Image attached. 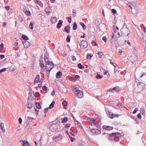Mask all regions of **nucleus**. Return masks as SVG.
Wrapping results in <instances>:
<instances>
[{"instance_id": "obj_1", "label": "nucleus", "mask_w": 146, "mask_h": 146, "mask_svg": "<svg viewBox=\"0 0 146 146\" xmlns=\"http://www.w3.org/2000/svg\"><path fill=\"white\" fill-rule=\"evenodd\" d=\"M120 31L121 34V37H119L117 39H116V40L119 42L121 44L123 45L124 44V43L125 42V41L123 42L122 41H121L120 40L119 41V40H118V39H120L121 40L123 39L122 37L126 36H128V35L130 34V32L129 30L126 27H124V26L120 29Z\"/></svg>"}, {"instance_id": "obj_2", "label": "nucleus", "mask_w": 146, "mask_h": 146, "mask_svg": "<svg viewBox=\"0 0 146 146\" xmlns=\"http://www.w3.org/2000/svg\"><path fill=\"white\" fill-rule=\"evenodd\" d=\"M45 62L46 63L45 66L46 70V71L49 72V74L50 71L55 67V66L52 62H50L49 60Z\"/></svg>"}, {"instance_id": "obj_3", "label": "nucleus", "mask_w": 146, "mask_h": 146, "mask_svg": "<svg viewBox=\"0 0 146 146\" xmlns=\"http://www.w3.org/2000/svg\"><path fill=\"white\" fill-rule=\"evenodd\" d=\"M60 125L58 124H52L50 126V129L53 132L58 131L59 129Z\"/></svg>"}, {"instance_id": "obj_4", "label": "nucleus", "mask_w": 146, "mask_h": 146, "mask_svg": "<svg viewBox=\"0 0 146 146\" xmlns=\"http://www.w3.org/2000/svg\"><path fill=\"white\" fill-rule=\"evenodd\" d=\"M73 90L75 91V96L77 98H81L83 96V91L78 90V88H75Z\"/></svg>"}, {"instance_id": "obj_5", "label": "nucleus", "mask_w": 146, "mask_h": 146, "mask_svg": "<svg viewBox=\"0 0 146 146\" xmlns=\"http://www.w3.org/2000/svg\"><path fill=\"white\" fill-rule=\"evenodd\" d=\"M145 86V84L142 83H139L137 84L136 90L138 93L141 92L144 88Z\"/></svg>"}, {"instance_id": "obj_6", "label": "nucleus", "mask_w": 146, "mask_h": 146, "mask_svg": "<svg viewBox=\"0 0 146 146\" xmlns=\"http://www.w3.org/2000/svg\"><path fill=\"white\" fill-rule=\"evenodd\" d=\"M129 59L131 61V62L133 63L137 60V56L135 54L132 55L129 57Z\"/></svg>"}, {"instance_id": "obj_7", "label": "nucleus", "mask_w": 146, "mask_h": 146, "mask_svg": "<svg viewBox=\"0 0 146 146\" xmlns=\"http://www.w3.org/2000/svg\"><path fill=\"white\" fill-rule=\"evenodd\" d=\"M62 138V136L61 134H60L58 136L55 137H53V139L55 140L56 142H58L59 141L61 140Z\"/></svg>"}, {"instance_id": "obj_8", "label": "nucleus", "mask_w": 146, "mask_h": 146, "mask_svg": "<svg viewBox=\"0 0 146 146\" xmlns=\"http://www.w3.org/2000/svg\"><path fill=\"white\" fill-rule=\"evenodd\" d=\"M81 47H83V48H86L88 46L87 42L84 40H82L81 41V43L80 44Z\"/></svg>"}, {"instance_id": "obj_9", "label": "nucleus", "mask_w": 146, "mask_h": 146, "mask_svg": "<svg viewBox=\"0 0 146 146\" xmlns=\"http://www.w3.org/2000/svg\"><path fill=\"white\" fill-rule=\"evenodd\" d=\"M23 43L24 48H26L29 47L30 45V43L28 41H23Z\"/></svg>"}, {"instance_id": "obj_10", "label": "nucleus", "mask_w": 146, "mask_h": 146, "mask_svg": "<svg viewBox=\"0 0 146 146\" xmlns=\"http://www.w3.org/2000/svg\"><path fill=\"white\" fill-rule=\"evenodd\" d=\"M104 129H106L109 131L112 130L113 128L112 127L109 126H103L102 127Z\"/></svg>"}, {"instance_id": "obj_11", "label": "nucleus", "mask_w": 146, "mask_h": 146, "mask_svg": "<svg viewBox=\"0 0 146 146\" xmlns=\"http://www.w3.org/2000/svg\"><path fill=\"white\" fill-rule=\"evenodd\" d=\"M70 27L69 25H68L66 26L64 28L65 31L67 33H70Z\"/></svg>"}, {"instance_id": "obj_12", "label": "nucleus", "mask_w": 146, "mask_h": 146, "mask_svg": "<svg viewBox=\"0 0 146 146\" xmlns=\"http://www.w3.org/2000/svg\"><path fill=\"white\" fill-rule=\"evenodd\" d=\"M91 131L92 133H97V134H99L100 133V131L97 129H93L91 130Z\"/></svg>"}, {"instance_id": "obj_13", "label": "nucleus", "mask_w": 146, "mask_h": 146, "mask_svg": "<svg viewBox=\"0 0 146 146\" xmlns=\"http://www.w3.org/2000/svg\"><path fill=\"white\" fill-rule=\"evenodd\" d=\"M23 11L27 16H29L31 15L30 12L29 11V9H23Z\"/></svg>"}, {"instance_id": "obj_14", "label": "nucleus", "mask_w": 146, "mask_h": 146, "mask_svg": "<svg viewBox=\"0 0 146 146\" xmlns=\"http://www.w3.org/2000/svg\"><path fill=\"white\" fill-rule=\"evenodd\" d=\"M49 57L48 53L47 52L45 53L44 54V59L45 62L49 60H48Z\"/></svg>"}, {"instance_id": "obj_15", "label": "nucleus", "mask_w": 146, "mask_h": 146, "mask_svg": "<svg viewBox=\"0 0 146 146\" xmlns=\"http://www.w3.org/2000/svg\"><path fill=\"white\" fill-rule=\"evenodd\" d=\"M101 23V20L99 19H96L95 21V25L97 26H99Z\"/></svg>"}, {"instance_id": "obj_16", "label": "nucleus", "mask_w": 146, "mask_h": 146, "mask_svg": "<svg viewBox=\"0 0 146 146\" xmlns=\"http://www.w3.org/2000/svg\"><path fill=\"white\" fill-rule=\"evenodd\" d=\"M119 115L118 114H115L114 113L109 114V117L111 118H113L115 117H118Z\"/></svg>"}, {"instance_id": "obj_17", "label": "nucleus", "mask_w": 146, "mask_h": 146, "mask_svg": "<svg viewBox=\"0 0 146 146\" xmlns=\"http://www.w3.org/2000/svg\"><path fill=\"white\" fill-rule=\"evenodd\" d=\"M45 11L47 14H48L47 15H49V14L52 11V10L50 8H46L45 9Z\"/></svg>"}, {"instance_id": "obj_18", "label": "nucleus", "mask_w": 146, "mask_h": 146, "mask_svg": "<svg viewBox=\"0 0 146 146\" xmlns=\"http://www.w3.org/2000/svg\"><path fill=\"white\" fill-rule=\"evenodd\" d=\"M26 106L27 108L31 109L33 106V104L31 103H29V102L28 101L26 104Z\"/></svg>"}, {"instance_id": "obj_19", "label": "nucleus", "mask_w": 146, "mask_h": 146, "mask_svg": "<svg viewBox=\"0 0 146 146\" xmlns=\"http://www.w3.org/2000/svg\"><path fill=\"white\" fill-rule=\"evenodd\" d=\"M57 21V19L55 17H53L51 18V21L52 23H55Z\"/></svg>"}, {"instance_id": "obj_20", "label": "nucleus", "mask_w": 146, "mask_h": 146, "mask_svg": "<svg viewBox=\"0 0 146 146\" xmlns=\"http://www.w3.org/2000/svg\"><path fill=\"white\" fill-rule=\"evenodd\" d=\"M40 79V76L39 75H37L36 76V78L34 79V82L35 83H37L38 81Z\"/></svg>"}, {"instance_id": "obj_21", "label": "nucleus", "mask_w": 146, "mask_h": 146, "mask_svg": "<svg viewBox=\"0 0 146 146\" xmlns=\"http://www.w3.org/2000/svg\"><path fill=\"white\" fill-rule=\"evenodd\" d=\"M62 75V73L60 71H59L57 72L56 74V77L57 78H59Z\"/></svg>"}, {"instance_id": "obj_22", "label": "nucleus", "mask_w": 146, "mask_h": 146, "mask_svg": "<svg viewBox=\"0 0 146 146\" xmlns=\"http://www.w3.org/2000/svg\"><path fill=\"white\" fill-rule=\"evenodd\" d=\"M77 28V25L76 22H74L73 24V29L75 30Z\"/></svg>"}, {"instance_id": "obj_23", "label": "nucleus", "mask_w": 146, "mask_h": 146, "mask_svg": "<svg viewBox=\"0 0 146 146\" xmlns=\"http://www.w3.org/2000/svg\"><path fill=\"white\" fill-rule=\"evenodd\" d=\"M63 22V21L62 20H60L59 21V23L57 25V27L60 28L62 26Z\"/></svg>"}, {"instance_id": "obj_24", "label": "nucleus", "mask_w": 146, "mask_h": 146, "mask_svg": "<svg viewBox=\"0 0 146 146\" xmlns=\"http://www.w3.org/2000/svg\"><path fill=\"white\" fill-rule=\"evenodd\" d=\"M23 39L26 41L29 40V38L26 35H23L22 37Z\"/></svg>"}, {"instance_id": "obj_25", "label": "nucleus", "mask_w": 146, "mask_h": 146, "mask_svg": "<svg viewBox=\"0 0 146 146\" xmlns=\"http://www.w3.org/2000/svg\"><path fill=\"white\" fill-rule=\"evenodd\" d=\"M23 146H27L29 145L28 142L25 141H23Z\"/></svg>"}, {"instance_id": "obj_26", "label": "nucleus", "mask_w": 146, "mask_h": 146, "mask_svg": "<svg viewBox=\"0 0 146 146\" xmlns=\"http://www.w3.org/2000/svg\"><path fill=\"white\" fill-rule=\"evenodd\" d=\"M34 24V22L33 21L31 22L29 25V27L31 29H33V25Z\"/></svg>"}, {"instance_id": "obj_27", "label": "nucleus", "mask_w": 146, "mask_h": 146, "mask_svg": "<svg viewBox=\"0 0 146 146\" xmlns=\"http://www.w3.org/2000/svg\"><path fill=\"white\" fill-rule=\"evenodd\" d=\"M105 109L106 112L107 114L108 115V116L109 117V114H111V113L110 112V111L109 110L108 108H107L105 107Z\"/></svg>"}, {"instance_id": "obj_28", "label": "nucleus", "mask_w": 146, "mask_h": 146, "mask_svg": "<svg viewBox=\"0 0 146 146\" xmlns=\"http://www.w3.org/2000/svg\"><path fill=\"white\" fill-rule=\"evenodd\" d=\"M80 24L82 26L83 29H85L86 27V26L82 22H80Z\"/></svg>"}, {"instance_id": "obj_29", "label": "nucleus", "mask_w": 146, "mask_h": 146, "mask_svg": "<svg viewBox=\"0 0 146 146\" xmlns=\"http://www.w3.org/2000/svg\"><path fill=\"white\" fill-rule=\"evenodd\" d=\"M55 102L54 101H53L50 105L49 107L48 108L50 109H52L53 108L54 105L55 104Z\"/></svg>"}, {"instance_id": "obj_30", "label": "nucleus", "mask_w": 146, "mask_h": 146, "mask_svg": "<svg viewBox=\"0 0 146 146\" xmlns=\"http://www.w3.org/2000/svg\"><path fill=\"white\" fill-rule=\"evenodd\" d=\"M92 56H93V55L91 53H90L89 54L88 53L87 55L86 58L87 59H90L91 57Z\"/></svg>"}, {"instance_id": "obj_31", "label": "nucleus", "mask_w": 146, "mask_h": 146, "mask_svg": "<svg viewBox=\"0 0 146 146\" xmlns=\"http://www.w3.org/2000/svg\"><path fill=\"white\" fill-rule=\"evenodd\" d=\"M30 123L29 122H27L26 123V125L25 127L27 129H28L30 128Z\"/></svg>"}, {"instance_id": "obj_32", "label": "nucleus", "mask_w": 146, "mask_h": 146, "mask_svg": "<svg viewBox=\"0 0 146 146\" xmlns=\"http://www.w3.org/2000/svg\"><path fill=\"white\" fill-rule=\"evenodd\" d=\"M36 107L38 109H40L41 108L40 104L38 103H36Z\"/></svg>"}, {"instance_id": "obj_33", "label": "nucleus", "mask_w": 146, "mask_h": 146, "mask_svg": "<svg viewBox=\"0 0 146 146\" xmlns=\"http://www.w3.org/2000/svg\"><path fill=\"white\" fill-rule=\"evenodd\" d=\"M78 68L80 69H83L84 68V66H83L81 63H79L78 64Z\"/></svg>"}, {"instance_id": "obj_34", "label": "nucleus", "mask_w": 146, "mask_h": 146, "mask_svg": "<svg viewBox=\"0 0 146 146\" xmlns=\"http://www.w3.org/2000/svg\"><path fill=\"white\" fill-rule=\"evenodd\" d=\"M113 134L115 135V137H120L121 135L120 133L118 132L115 133Z\"/></svg>"}, {"instance_id": "obj_35", "label": "nucleus", "mask_w": 146, "mask_h": 146, "mask_svg": "<svg viewBox=\"0 0 146 146\" xmlns=\"http://www.w3.org/2000/svg\"><path fill=\"white\" fill-rule=\"evenodd\" d=\"M88 120L89 121L91 122H93L94 123L95 121V120L93 118H90L88 119Z\"/></svg>"}, {"instance_id": "obj_36", "label": "nucleus", "mask_w": 146, "mask_h": 146, "mask_svg": "<svg viewBox=\"0 0 146 146\" xmlns=\"http://www.w3.org/2000/svg\"><path fill=\"white\" fill-rule=\"evenodd\" d=\"M33 119V117H28L27 118V122H29L30 121H31Z\"/></svg>"}, {"instance_id": "obj_37", "label": "nucleus", "mask_w": 146, "mask_h": 146, "mask_svg": "<svg viewBox=\"0 0 146 146\" xmlns=\"http://www.w3.org/2000/svg\"><path fill=\"white\" fill-rule=\"evenodd\" d=\"M71 37V36L69 35H68L67 37L66 40L68 42H69L70 41V38Z\"/></svg>"}, {"instance_id": "obj_38", "label": "nucleus", "mask_w": 146, "mask_h": 146, "mask_svg": "<svg viewBox=\"0 0 146 146\" xmlns=\"http://www.w3.org/2000/svg\"><path fill=\"white\" fill-rule=\"evenodd\" d=\"M67 119L68 118L66 117H65L62 120V122L63 123H65L66 122V121H67Z\"/></svg>"}, {"instance_id": "obj_39", "label": "nucleus", "mask_w": 146, "mask_h": 146, "mask_svg": "<svg viewBox=\"0 0 146 146\" xmlns=\"http://www.w3.org/2000/svg\"><path fill=\"white\" fill-rule=\"evenodd\" d=\"M131 117L133 120H134V121H136V123L137 124H138L139 123V121L137 120V118L136 117H135L133 116H131Z\"/></svg>"}, {"instance_id": "obj_40", "label": "nucleus", "mask_w": 146, "mask_h": 146, "mask_svg": "<svg viewBox=\"0 0 146 146\" xmlns=\"http://www.w3.org/2000/svg\"><path fill=\"white\" fill-rule=\"evenodd\" d=\"M145 111V110L143 108H141L140 109V112L143 114H144Z\"/></svg>"}, {"instance_id": "obj_41", "label": "nucleus", "mask_w": 146, "mask_h": 146, "mask_svg": "<svg viewBox=\"0 0 146 146\" xmlns=\"http://www.w3.org/2000/svg\"><path fill=\"white\" fill-rule=\"evenodd\" d=\"M40 67L42 68H43L44 67V64L43 63V62L42 61V62L40 61Z\"/></svg>"}, {"instance_id": "obj_42", "label": "nucleus", "mask_w": 146, "mask_h": 146, "mask_svg": "<svg viewBox=\"0 0 146 146\" xmlns=\"http://www.w3.org/2000/svg\"><path fill=\"white\" fill-rule=\"evenodd\" d=\"M103 77V76L100 74H97L96 76V78H97L101 79Z\"/></svg>"}, {"instance_id": "obj_43", "label": "nucleus", "mask_w": 146, "mask_h": 146, "mask_svg": "<svg viewBox=\"0 0 146 146\" xmlns=\"http://www.w3.org/2000/svg\"><path fill=\"white\" fill-rule=\"evenodd\" d=\"M113 91H114L115 92H118L119 91V89L117 87H114L112 88Z\"/></svg>"}, {"instance_id": "obj_44", "label": "nucleus", "mask_w": 146, "mask_h": 146, "mask_svg": "<svg viewBox=\"0 0 146 146\" xmlns=\"http://www.w3.org/2000/svg\"><path fill=\"white\" fill-rule=\"evenodd\" d=\"M98 54L100 58H101V56L103 55V54L102 52H99L98 53Z\"/></svg>"}, {"instance_id": "obj_45", "label": "nucleus", "mask_w": 146, "mask_h": 146, "mask_svg": "<svg viewBox=\"0 0 146 146\" xmlns=\"http://www.w3.org/2000/svg\"><path fill=\"white\" fill-rule=\"evenodd\" d=\"M4 48V45L3 43L1 44L0 45V50H3Z\"/></svg>"}, {"instance_id": "obj_46", "label": "nucleus", "mask_w": 146, "mask_h": 146, "mask_svg": "<svg viewBox=\"0 0 146 146\" xmlns=\"http://www.w3.org/2000/svg\"><path fill=\"white\" fill-rule=\"evenodd\" d=\"M18 18L19 19V20L20 21H21V22L23 21V19H22L21 16L20 15L18 16Z\"/></svg>"}, {"instance_id": "obj_47", "label": "nucleus", "mask_w": 146, "mask_h": 146, "mask_svg": "<svg viewBox=\"0 0 146 146\" xmlns=\"http://www.w3.org/2000/svg\"><path fill=\"white\" fill-rule=\"evenodd\" d=\"M49 108H45L44 110V112L45 114H46L48 111Z\"/></svg>"}, {"instance_id": "obj_48", "label": "nucleus", "mask_w": 146, "mask_h": 146, "mask_svg": "<svg viewBox=\"0 0 146 146\" xmlns=\"http://www.w3.org/2000/svg\"><path fill=\"white\" fill-rule=\"evenodd\" d=\"M114 67L115 68L114 72H115L117 71V70L118 69L119 67L117 66V65L115 66Z\"/></svg>"}, {"instance_id": "obj_49", "label": "nucleus", "mask_w": 146, "mask_h": 146, "mask_svg": "<svg viewBox=\"0 0 146 146\" xmlns=\"http://www.w3.org/2000/svg\"><path fill=\"white\" fill-rule=\"evenodd\" d=\"M115 133H112L111 134H110V137H115V134H113Z\"/></svg>"}, {"instance_id": "obj_50", "label": "nucleus", "mask_w": 146, "mask_h": 146, "mask_svg": "<svg viewBox=\"0 0 146 146\" xmlns=\"http://www.w3.org/2000/svg\"><path fill=\"white\" fill-rule=\"evenodd\" d=\"M111 11L113 13V14H115L117 13V11L116 10L114 9H112L111 10Z\"/></svg>"}, {"instance_id": "obj_51", "label": "nucleus", "mask_w": 146, "mask_h": 146, "mask_svg": "<svg viewBox=\"0 0 146 146\" xmlns=\"http://www.w3.org/2000/svg\"><path fill=\"white\" fill-rule=\"evenodd\" d=\"M67 102H66V100H64L62 102V104L64 106H66V104Z\"/></svg>"}, {"instance_id": "obj_52", "label": "nucleus", "mask_w": 146, "mask_h": 146, "mask_svg": "<svg viewBox=\"0 0 146 146\" xmlns=\"http://www.w3.org/2000/svg\"><path fill=\"white\" fill-rule=\"evenodd\" d=\"M47 88V87L46 86H44L42 88V89L45 91H46Z\"/></svg>"}, {"instance_id": "obj_53", "label": "nucleus", "mask_w": 146, "mask_h": 146, "mask_svg": "<svg viewBox=\"0 0 146 146\" xmlns=\"http://www.w3.org/2000/svg\"><path fill=\"white\" fill-rule=\"evenodd\" d=\"M6 70V69L5 68H4L0 70V74L2 72H5Z\"/></svg>"}, {"instance_id": "obj_54", "label": "nucleus", "mask_w": 146, "mask_h": 146, "mask_svg": "<svg viewBox=\"0 0 146 146\" xmlns=\"http://www.w3.org/2000/svg\"><path fill=\"white\" fill-rule=\"evenodd\" d=\"M92 44L93 46H96L97 45V44L96 43V41H93L92 42Z\"/></svg>"}, {"instance_id": "obj_55", "label": "nucleus", "mask_w": 146, "mask_h": 146, "mask_svg": "<svg viewBox=\"0 0 146 146\" xmlns=\"http://www.w3.org/2000/svg\"><path fill=\"white\" fill-rule=\"evenodd\" d=\"M22 121V120L21 117H19V123L20 124H21Z\"/></svg>"}, {"instance_id": "obj_56", "label": "nucleus", "mask_w": 146, "mask_h": 146, "mask_svg": "<svg viewBox=\"0 0 146 146\" xmlns=\"http://www.w3.org/2000/svg\"><path fill=\"white\" fill-rule=\"evenodd\" d=\"M110 63L111 64H112L113 66H114L117 65L115 63L113 62L112 61V60H110Z\"/></svg>"}, {"instance_id": "obj_57", "label": "nucleus", "mask_w": 146, "mask_h": 146, "mask_svg": "<svg viewBox=\"0 0 146 146\" xmlns=\"http://www.w3.org/2000/svg\"><path fill=\"white\" fill-rule=\"evenodd\" d=\"M145 75V73L144 72H142V73L141 74V75L140 76L139 79H140V78H142V77L143 76H144Z\"/></svg>"}, {"instance_id": "obj_58", "label": "nucleus", "mask_w": 146, "mask_h": 146, "mask_svg": "<svg viewBox=\"0 0 146 146\" xmlns=\"http://www.w3.org/2000/svg\"><path fill=\"white\" fill-rule=\"evenodd\" d=\"M5 57V55L4 54H1L0 55V58L1 59H2Z\"/></svg>"}, {"instance_id": "obj_59", "label": "nucleus", "mask_w": 146, "mask_h": 146, "mask_svg": "<svg viewBox=\"0 0 146 146\" xmlns=\"http://www.w3.org/2000/svg\"><path fill=\"white\" fill-rule=\"evenodd\" d=\"M4 124L3 123H0V127L1 128V129H2L3 127H4Z\"/></svg>"}, {"instance_id": "obj_60", "label": "nucleus", "mask_w": 146, "mask_h": 146, "mask_svg": "<svg viewBox=\"0 0 146 146\" xmlns=\"http://www.w3.org/2000/svg\"><path fill=\"white\" fill-rule=\"evenodd\" d=\"M103 40L105 42H106V41L107 39L106 37V36H104L102 38Z\"/></svg>"}, {"instance_id": "obj_61", "label": "nucleus", "mask_w": 146, "mask_h": 146, "mask_svg": "<svg viewBox=\"0 0 146 146\" xmlns=\"http://www.w3.org/2000/svg\"><path fill=\"white\" fill-rule=\"evenodd\" d=\"M5 8L8 11L9 9V6H6L5 7Z\"/></svg>"}, {"instance_id": "obj_62", "label": "nucleus", "mask_w": 146, "mask_h": 146, "mask_svg": "<svg viewBox=\"0 0 146 146\" xmlns=\"http://www.w3.org/2000/svg\"><path fill=\"white\" fill-rule=\"evenodd\" d=\"M79 77V76L78 75H76L74 76V79L76 80L78 79Z\"/></svg>"}, {"instance_id": "obj_63", "label": "nucleus", "mask_w": 146, "mask_h": 146, "mask_svg": "<svg viewBox=\"0 0 146 146\" xmlns=\"http://www.w3.org/2000/svg\"><path fill=\"white\" fill-rule=\"evenodd\" d=\"M137 117L138 118L141 119V115L140 113H139L137 115Z\"/></svg>"}, {"instance_id": "obj_64", "label": "nucleus", "mask_w": 146, "mask_h": 146, "mask_svg": "<svg viewBox=\"0 0 146 146\" xmlns=\"http://www.w3.org/2000/svg\"><path fill=\"white\" fill-rule=\"evenodd\" d=\"M55 94V91L54 90H53V91H52V92L51 93V95L52 96H53Z\"/></svg>"}]
</instances>
